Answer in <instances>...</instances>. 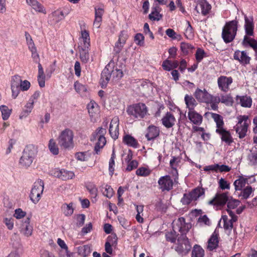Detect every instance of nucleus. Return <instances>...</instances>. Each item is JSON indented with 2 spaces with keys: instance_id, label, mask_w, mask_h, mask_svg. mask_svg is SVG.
I'll use <instances>...</instances> for the list:
<instances>
[{
  "instance_id": "28",
  "label": "nucleus",
  "mask_w": 257,
  "mask_h": 257,
  "mask_svg": "<svg viewBox=\"0 0 257 257\" xmlns=\"http://www.w3.org/2000/svg\"><path fill=\"white\" fill-rule=\"evenodd\" d=\"M236 100L238 101V103L244 107L250 108L252 105L251 98L246 95L243 96L237 95Z\"/></svg>"
},
{
  "instance_id": "29",
  "label": "nucleus",
  "mask_w": 257,
  "mask_h": 257,
  "mask_svg": "<svg viewBox=\"0 0 257 257\" xmlns=\"http://www.w3.org/2000/svg\"><path fill=\"white\" fill-rule=\"evenodd\" d=\"M213 101L216 103L221 102L226 105H231L233 99L230 94L221 95L220 97H214Z\"/></svg>"
},
{
  "instance_id": "57",
  "label": "nucleus",
  "mask_w": 257,
  "mask_h": 257,
  "mask_svg": "<svg viewBox=\"0 0 257 257\" xmlns=\"http://www.w3.org/2000/svg\"><path fill=\"white\" fill-rule=\"evenodd\" d=\"M128 37L127 32L125 30H122L120 32L119 36L118 39L117 40L118 42L121 44H125L126 41Z\"/></svg>"
},
{
  "instance_id": "40",
  "label": "nucleus",
  "mask_w": 257,
  "mask_h": 257,
  "mask_svg": "<svg viewBox=\"0 0 257 257\" xmlns=\"http://www.w3.org/2000/svg\"><path fill=\"white\" fill-rule=\"evenodd\" d=\"M77 252L82 257H86L91 252L90 246L88 245L80 246L77 248Z\"/></svg>"
},
{
  "instance_id": "48",
  "label": "nucleus",
  "mask_w": 257,
  "mask_h": 257,
  "mask_svg": "<svg viewBox=\"0 0 257 257\" xmlns=\"http://www.w3.org/2000/svg\"><path fill=\"white\" fill-rule=\"evenodd\" d=\"M240 202L237 199H235L232 198V196H230L229 199L227 202V206L228 209L227 210H230L231 209H234L236 208L240 204Z\"/></svg>"
},
{
  "instance_id": "23",
  "label": "nucleus",
  "mask_w": 257,
  "mask_h": 257,
  "mask_svg": "<svg viewBox=\"0 0 257 257\" xmlns=\"http://www.w3.org/2000/svg\"><path fill=\"white\" fill-rule=\"evenodd\" d=\"M234 59L238 61L240 63L247 64L249 63L250 57L247 55L246 52L236 50L234 52Z\"/></svg>"
},
{
  "instance_id": "36",
  "label": "nucleus",
  "mask_w": 257,
  "mask_h": 257,
  "mask_svg": "<svg viewBox=\"0 0 257 257\" xmlns=\"http://www.w3.org/2000/svg\"><path fill=\"white\" fill-rule=\"evenodd\" d=\"M184 100L189 111L194 110V108L197 104L194 98L191 95H186Z\"/></svg>"
},
{
  "instance_id": "33",
  "label": "nucleus",
  "mask_w": 257,
  "mask_h": 257,
  "mask_svg": "<svg viewBox=\"0 0 257 257\" xmlns=\"http://www.w3.org/2000/svg\"><path fill=\"white\" fill-rule=\"evenodd\" d=\"M176 226L178 230L182 233L188 231L189 229L188 224L185 222V219L184 217H180L176 222Z\"/></svg>"
},
{
  "instance_id": "35",
  "label": "nucleus",
  "mask_w": 257,
  "mask_h": 257,
  "mask_svg": "<svg viewBox=\"0 0 257 257\" xmlns=\"http://www.w3.org/2000/svg\"><path fill=\"white\" fill-rule=\"evenodd\" d=\"M249 165L251 166L257 165V148L253 147L250 151L247 157Z\"/></svg>"
},
{
  "instance_id": "62",
  "label": "nucleus",
  "mask_w": 257,
  "mask_h": 257,
  "mask_svg": "<svg viewBox=\"0 0 257 257\" xmlns=\"http://www.w3.org/2000/svg\"><path fill=\"white\" fill-rule=\"evenodd\" d=\"M25 36L29 49L35 48V45L30 35L28 32H26Z\"/></svg>"
},
{
  "instance_id": "27",
  "label": "nucleus",
  "mask_w": 257,
  "mask_h": 257,
  "mask_svg": "<svg viewBox=\"0 0 257 257\" xmlns=\"http://www.w3.org/2000/svg\"><path fill=\"white\" fill-rule=\"evenodd\" d=\"M205 115L206 116H211V117L213 119L216 124V130H220L224 128V121L223 120V117L221 115L211 112H206Z\"/></svg>"
},
{
  "instance_id": "18",
  "label": "nucleus",
  "mask_w": 257,
  "mask_h": 257,
  "mask_svg": "<svg viewBox=\"0 0 257 257\" xmlns=\"http://www.w3.org/2000/svg\"><path fill=\"white\" fill-rule=\"evenodd\" d=\"M118 125L119 119L118 117H114L110 123L109 125V134L112 139L116 140L118 136Z\"/></svg>"
},
{
  "instance_id": "50",
  "label": "nucleus",
  "mask_w": 257,
  "mask_h": 257,
  "mask_svg": "<svg viewBox=\"0 0 257 257\" xmlns=\"http://www.w3.org/2000/svg\"><path fill=\"white\" fill-rule=\"evenodd\" d=\"M101 187V191L104 196L109 198H110L111 197H112L114 194V191L110 186L105 185L104 187H103V186H102Z\"/></svg>"
},
{
  "instance_id": "51",
  "label": "nucleus",
  "mask_w": 257,
  "mask_h": 257,
  "mask_svg": "<svg viewBox=\"0 0 257 257\" xmlns=\"http://www.w3.org/2000/svg\"><path fill=\"white\" fill-rule=\"evenodd\" d=\"M48 147L50 150V151L53 155H56L58 154L59 149L55 141L53 139H51L49 141Z\"/></svg>"
},
{
  "instance_id": "47",
  "label": "nucleus",
  "mask_w": 257,
  "mask_h": 257,
  "mask_svg": "<svg viewBox=\"0 0 257 257\" xmlns=\"http://www.w3.org/2000/svg\"><path fill=\"white\" fill-rule=\"evenodd\" d=\"M0 110L2 112L3 119L4 120H7L11 114L12 109H9L7 106L3 105L0 106Z\"/></svg>"
},
{
  "instance_id": "31",
  "label": "nucleus",
  "mask_w": 257,
  "mask_h": 257,
  "mask_svg": "<svg viewBox=\"0 0 257 257\" xmlns=\"http://www.w3.org/2000/svg\"><path fill=\"white\" fill-rule=\"evenodd\" d=\"M34 103L29 100L24 106V107L19 116L20 118L23 119L28 116L32 112L34 108Z\"/></svg>"
},
{
  "instance_id": "44",
  "label": "nucleus",
  "mask_w": 257,
  "mask_h": 257,
  "mask_svg": "<svg viewBox=\"0 0 257 257\" xmlns=\"http://www.w3.org/2000/svg\"><path fill=\"white\" fill-rule=\"evenodd\" d=\"M204 249L199 245L195 244L192 251V257H203Z\"/></svg>"
},
{
  "instance_id": "24",
  "label": "nucleus",
  "mask_w": 257,
  "mask_h": 257,
  "mask_svg": "<svg viewBox=\"0 0 257 257\" xmlns=\"http://www.w3.org/2000/svg\"><path fill=\"white\" fill-rule=\"evenodd\" d=\"M188 117L190 121L194 124L199 125L203 120L202 116L195 110L189 111Z\"/></svg>"
},
{
  "instance_id": "21",
  "label": "nucleus",
  "mask_w": 257,
  "mask_h": 257,
  "mask_svg": "<svg viewBox=\"0 0 257 257\" xmlns=\"http://www.w3.org/2000/svg\"><path fill=\"white\" fill-rule=\"evenodd\" d=\"M216 133L220 136L221 141L227 145H230L233 142V139L230 133L225 128L216 130Z\"/></svg>"
},
{
  "instance_id": "39",
  "label": "nucleus",
  "mask_w": 257,
  "mask_h": 257,
  "mask_svg": "<svg viewBox=\"0 0 257 257\" xmlns=\"http://www.w3.org/2000/svg\"><path fill=\"white\" fill-rule=\"evenodd\" d=\"M242 45L244 46L249 45L255 51L257 50V41L244 36L242 41Z\"/></svg>"
},
{
  "instance_id": "9",
  "label": "nucleus",
  "mask_w": 257,
  "mask_h": 257,
  "mask_svg": "<svg viewBox=\"0 0 257 257\" xmlns=\"http://www.w3.org/2000/svg\"><path fill=\"white\" fill-rule=\"evenodd\" d=\"M194 95L196 99L200 102L209 103V102L213 101L214 96L209 94L205 89L202 90L197 88Z\"/></svg>"
},
{
  "instance_id": "12",
  "label": "nucleus",
  "mask_w": 257,
  "mask_h": 257,
  "mask_svg": "<svg viewBox=\"0 0 257 257\" xmlns=\"http://www.w3.org/2000/svg\"><path fill=\"white\" fill-rule=\"evenodd\" d=\"M178 243L176 247V250L180 253L187 251L190 249L191 245L189 241L185 235H181L177 240Z\"/></svg>"
},
{
  "instance_id": "64",
  "label": "nucleus",
  "mask_w": 257,
  "mask_h": 257,
  "mask_svg": "<svg viewBox=\"0 0 257 257\" xmlns=\"http://www.w3.org/2000/svg\"><path fill=\"white\" fill-rule=\"evenodd\" d=\"M30 86L31 83L29 81L27 80L23 81L22 80H21V82L20 86V90H21L23 91H27L30 88Z\"/></svg>"
},
{
  "instance_id": "55",
  "label": "nucleus",
  "mask_w": 257,
  "mask_h": 257,
  "mask_svg": "<svg viewBox=\"0 0 257 257\" xmlns=\"http://www.w3.org/2000/svg\"><path fill=\"white\" fill-rule=\"evenodd\" d=\"M74 88L78 93L81 95L84 94L87 90L86 86L78 82H75Z\"/></svg>"
},
{
  "instance_id": "59",
  "label": "nucleus",
  "mask_w": 257,
  "mask_h": 257,
  "mask_svg": "<svg viewBox=\"0 0 257 257\" xmlns=\"http://www.w3.org/2000/svg\"><path fill=\"white\" fill-rule=\"evenodd\" d=\"M135 42L136 43L140 46H143L144 44V37L143 34L138 33L135 37Z\"/></svg>"
},
{
  "instance_id": "63",
  "label": "nucleus",
  "mask_w": 257,
  "mask_h": 257,
  "mask_svg": "<svg viewBox=\"0 0 257 257\" xmlns=\"http://www.w3.org/2000/svg\"><path fill=\"white\" fill-rule=\"evenodd\" d=\"M166 34L169 37L173 39H178L181 37L180 35H178L174 30L172 29H168L166 31Z\"/></svg>"
},
{
  "instance_id": "58",
  "label": "nucleus",
  "mask_w": 257,
  "mask_h": 257,
  "mask_svg": "<svg viewBox=\"0 0 257 257\" xmlns=\"http://www.w3.org/2000/svg\"><path fill=\"white\" fill-rule=\"evenodd\" d=\"M193 200H194V199L190 192L189 193L184 194L181 201L184 205H188Z\"/></svg>"
},
{
  "instance_id": "10",
  "label": "nucleus",
  "mask_w": 257,
  "mask_h": 257,
  "mask_svg": "<svg viewBox=\"0 0 257 257\" xmlns=\"http://www.w3.org/2000/svg\"><path fill=\"white\" fill-rule=\"evenodd\" d=\"M230 218L226 215H223L221 217L223 221V227L225 230H231L233 228V223L237 221V217L234 213L230 210H226Z\"/></svg>"
},
{
  "instance_id": "4",
  "label": "nucleus",
  "mask_w": 257,
  "mask_h": 257,
  "mask_svg": "<svg viewBox=\"0 0 257 257\" xmlns=\"http://www.w3.org/2000/svg\"><path fill=\"white\" fill-rule=\"evenodd\" d=\"M237 123L234 128L239 139L244 138L247 134L250 123L249 116L246 115H239L237 116Z\"/></svg>"
},
{
  "instance_id": "32",
  "label": "nucleus",
  "mask_w": 257,
  "mask_h": 257,
  "mask_svg": "<svg viewBox=\"0 0 257 257\" xmlns=\"http://www.w3.org/2000/svg\"><path fill=\"white\" fill-rule=\"evenodd\" d=\"M95 139H97V142L94 147V152L95 154H98L100 149H102L105 146L106 141L105 137H93L91 139V141H93Z\"/></svg>"
},
{
  "instance_id": "34",
  "label": "nucleus",
  "mask_w": 257,
  "mask_h": 257,
  "mask_svg": "<svg viewBox=\"0 0 257 257\" xmlns=\"http://www.w3.org/2000/svg\"><path fill=\"white\" fill-rule=\"evenodd\" d=\"M27 3L36 12L44 14L46 13L45 9L37 0H27Z\"/></svg>"
},
{
  "instance_id": "42",
  "label": "nucleus",
  "mask_w": 257,
  "mask_h": 257,
  "mask_svg": "<svg viewBox=\"0 0 257 257\" xmlns=\"http://www.w3.org/2000/svg\"><path fill=\"white\" fill-rule=\"evenodd\" d=\"M50 17L53 23H57L62 20L64 18V16L62 11L57 10L52 13Z\"/></svg>"
},
{
  "instance_id": "30",
  "label": "nucleus",
  "mask_w": 257,
  "mask_h": 257,
  "mask_svg": "<svg viewBox=\"0 0 257 257\" xmlns=\"http://www.w3.org/2000/svg\"><path fill=\"white\" fill-rule=\"evenodd\" d=\"M247 178H244L243 176H239V178L236 180L233 183L235 190L236 191H241L244 188L245 185L247 184Z\"/></svg>"
},
{
  "instance_id": "14",
  "label": "nucleus",
  "mask_w": 257,
  "mask_h": 257,
  "mask_svg": "<svg viewBox=\"0 0 257 257\" xmlns=\"http://www.w3.org/2000/svg\"><path fill=\"white\" fill-rule=\"evenodd\" d=\"M21 80V77L18 75H14L12 77L11 87L12 90V96L14 99L16 98L20 93V86Z\"/></svg>"
},
{
  "instance_id": "25",
  "label": "nucleus",
  "mask_w": 257,
  "mask_h": 257,
  "mask_svg": "<svg viewBox=\"0 0 257 257\" xmlns=\"http://www.w3.org/2000/svg\"><path fill=\"white\" fill-rule=\"evenodd\" d=\"M218 233L216 231H214L208 239L207 249L210 251L213 250L218 247Z\"/></svg>"
},
{
  "instance_id": "37",
  "label": "nucleus",
  "mask_w": 257,
  "mask_h": 257,
  "mask_svg": "<svg viewBox=\"0 0 257 257\" xmlns=\"http://www.w3.org/2000/svg\"><path fill=\"white\" fill-rule=\"evenodd\" d=\"M61 209L65 216H70L74 212L73 203L72 202L69 204L64 203L61 206Z\"/></svg>"
},
{
  "instance_id": "19",
  "label": "nucleus",
  "mask_w": 257,
  "mask_h": 257,
  "mask_svg": "<svg viewBox=\"0 0 257 257\" xmlns=\"http://www.w3.org/2000/svg\"><path fill=\"white\" fill-rule=\"evenodd\" d=\"M162 123L166 128L173 127L176 121V119L173 113L167 112L162 118Z\"/></svg>"
},
{
  "instance_id": "45",
  "label": "nucleus",
  "mask_w": 257,
  "mask_h": 257,
  "mask_svg": "<svg viewBox=\"0 0 257 257\" xmlns=\"http://www.w3.org/2000/svg\"><path fill=\"white\" fill-rule=\"evenodd\" d=\"M180 48L182 53L185 55L192 53L194 49V47L191 44L185 42H182L181 43Z\"/></svg>"
},
{
  "instance_id": "20",
  "label": "nucleus",
  "mask_w": 257,
  "mask_h": 257,
  "mask_svg": "<svg viewBox=\"0 0 257 257\" xmlns=\"http://www.w3.org/2000/svg\"><path fill=\"white\" fill-rule=\"evenodd\" d=\"M244 21V29L246 34L245 36H247V37L253 36L254 23L253 18L252 17H247L245 15Z\"/></svg>"
},
{
  "instance_id": "6",
  "label": "nucleus",
  "mask_w": 257,
  "mask_h": 257,
  "mask_svg": "<svg viewBox=\"0 0 257 257\" xmlns=\"http://www.w3.org/2000/svg\"><path fill=\"white\" fill-rule=\"evenodd\" d=\"M127 112L134 118L141 119L147 114L148 109L144 103H139L128 106Z\"/></svg>"
},
{
  "instance_id": "61",
  "label": "nucleus",
  "mask_w": 257,
  "mask_h": 257,
  "mask_svg": "<svg viewBox=\"0 0 257 257\" xmlns=\"http://www.w3.org/2000/svg\"><path fill=\"white\" fill-rule=\"evenodd\" d=\"M30 51L32 53V57L33 59V61L36 63H37L38 64L40 63V57L39 55L38 54L37 52L36 48H34L33 49H29Z\"/></svg>"
},
{
  "instance_id": "46",
  "label": "nucleus",
  "mask_w": 257,
  "mask_h": 257,
  "mask_svg": "<svg viewBox=\"0 0 257 257\" xmlns=\"http://www.w3.org/2000/svg\"><path fill=\"white\" fill-rule=\"evenodd\" d=\"M87 108L91 116H93L98 111V105L94 101H90L87 104Z\"/></svg>"
},
{
  "instance_id": "38",
  "label": "nucleus",
  "mask_w": 257,
  "mask_h": 257,
  "mask_svg": "<svg viewBox=\"0 0 257 257\" xmlns=\"http://www.w3.org/2000/svg\"><path fill=\"white\" fill-rule=\"evenodd\" d=\"M123 141L124 144L134 148L138 147L137 141L132 136L127 135L124 136Z\"/></svg>"
},
{
  "instance_id": "16",
  "label": "nucleus",
  "mask_w": 257,
  "mask_h": 257,
  "mask_svg": "<svg viewBox=\"0 0 257 257\" xmlns=\"http://www.w3.org/2000/svg\"><path fill=\"white\" fill-rule=\"evenodd\" d=\"M30 219L31 217L28 216L23 221L20 229V232L27 237L31 236L33 231V227L30 224Z\"/></svg>"
},
{
  "instance_id": "41",
  "label": "nucleus",
  "mask_w": 257,
  "mask_h": 257,
  "mask_svg": "<svg viewBox=\"0 0 257 257\" xmlns=\"http://www.w3.org/2000/svg\"><path fill=\"white\" fill-rule=\"evenodd\" d=\"M190 193L194 200H197L199 197L204 196L205 194V190L202 187H197L194 189Z\"/></svg>"
},
{
  "instance_id": "54",
  "label": "nucleus",
  "mask_w": 257,
  "mask_h": 257,
  "mask_svg": "<svg viewBox=\"0 0 257 257\" xmlns=\"http://www.w3.org/2000/svg\"><path fill=\"white\" fill-rule=\"evenodd\" d=\"M252 192V189L251 186H247L242 190L241 193L239 195L243 199L248 198Z\"/></svg>"
},
{
  "instance_id": "3",
  "label": "nucleus",
  "mask_w": 257,
  "mask_h": 257,
  "mask_svg": "<svg viewBox=\"0 0 257 257\" xmlns=\"http://www.w3.org/2000/svg\"><path fill=\"white\" fill-rule=\"evenodd\" d=\"M238 22L233 20L226 23L222 29L221 37L226 43L231 42L235 38L237 30Z\"/></svg>"
},
{
  "instance_id": "11",
  "label": "nucleus",
  "mask_w": 257,
  "mask_h": 257,
  "mask_svg": "<svg viewBox=\"0 0 257 257\" xmlns=\"http://www.w3.org/2000/svg\"><path fill=\"white\" fill-rule=\"evenodd\" d=\"M159 188L162 191H169L173 188V181L171 177L166 175L161 177L158 180Z\"/></svg>"
},
{
  "instance_id": "26",
  "label": "nucleus",
  "mask_w": 257,
  "mask_h": 257,
  "mask_svg": "<svg viewBox=\"0 0 257 257\" xmlns=\"http://www.w3.org/2000/svg\"><path fill=\"white\" fill-rule=\"evenodd\" d=\"M160 134L159 128L153 125H150L147 128V133L145 136L148 141L153 140L158 137Z\"/></svg>"
},
{
  "instance_id": "56",
  "label": "nucleus",
  "mask_w": 257,
  "mask_h": 257,
  "mask_svg": "<svg viewBox=\"0 0 257 257\" xmlns=\"http://www.w3.org/2000/svg\"><path fill=\"white\" fill-rule=\"evenodd\" d=\"M165 236L168 241L174 243L176 240L177 235L176 232L173 230V231L167 232Z\"/></svg>"
},
{
  "instance_id": "22",
  "label": "nucleus",
  "mask_w": 257,
  "mask_h": 257,
  "mask_svg": "<svg viewBox=\"0 0 257 257\" xmlns=\"http://www.w3.org/2000/svg\"><path fill=\"white\" fill-rule=\"evenodd\" d=\"M79 47L89 48L90 44V37L88 31L81 28V36L79 38Z\"/></svg>"
},
{
  "instance_id": "8",
  "label": "nucleus",
  "mask_w": 257,
  "mask_h": 257,
  "mask_svg": "<svg viewBox=\"0 0 257 257\" xmlns=\"http://www.w3.org/2000/svg\"><path fill=\"white\" fill-rule=\"evenodd\" d=\"M229 197L228 192L218 191L213 198L208 202V204L213 205L217 208L222 207L227 203Z\"/></svg>"
},
{
  "instance_id": "1",
  "label": "nucleus",
  "mask_w": 257,
  "mask_h": 257,
  "mask_svg": "<svg viewBox=\"0 0 257 257\" xmlns=\"http://www.w3.org/2000/svg\"><path fill=\"white\" fill-rule=\"evenodd\" d=\"M114 67V62H110L105 67L101 73V79L105 83H107L110 78L114 81L119 80L123 76V72L122 69L118 68L117 66L111 70V68Z\"/></svg>"
},
{
  "instance_id": "5",
  "label": "nucleus",
  "mask_w": 257,
  "mask_h": 257,
  "mask_svg": "<svg viewBox=\"0 0 257 257\" xmlns=\"http://www.w3.org/2000/svg\"><path fill=\"white\" fill-rule=\"evenodd\" d=\"M58 140L61 147L68 149L73 147V133L69 129H65L62 131Z\"/></svg>"
},
{
  "instance_id": "53",
  "label": "nucleus",
  "mask_w": 257,
  "mask_h": 257,
  "mask_svg": "<svg viewBox=\"0 0 257 257\" xmlns=\"http://www.w3.org/2000/svg\"><path fill=\"white\" fill-rule=\"evenodd\" d=\"M219 188L222 190H229L230 188V183L224 178H220L218 181Z\"/></svg>"
},
{
  "instance_id": "2",
  "label": "nucleus",
  "mask_w": 257,
  "mask_h": 257,
  "mask_svg": "<svg viewBox=\"0 0 257 257\" xmlns=\"http://www.w3.org/2000/svg\"><path fill=\"white\" fill-rule=\"evenodd\" d=\"M37 154V149L34 146H27L24 150L22 155L19 160V165L23 168H28L33 163Z\"/></svg>"
},
{
  "instance_id": "17",
  "label": "nucleus",
  "mask_w": 257,
  "mask_h": 257,
  "mask_svg": "<svg viewBox=\"0 0 257 257\" xmlns=\"http://www.w3.org/2000/svg\"><path fill=\"white\" fill-rule=\"evenodd\" d=\"M53 175L62 180H67L72 179L75 175L74 173L70 171L65 169H55L53 172Z\"/></svg>"
},
{
  "instance_id": "49",
  "label": "nucleus",
  "mask_w": 257,
  "mask_h": 257,
  "mask_svg": "<svg viewBox=\"0 0 257 257\" xmlns=\"http://www.w3.org/2000/svg\"><path fill=\"white\" fill-rule=\"evenodd\" d=\"M149 19L152 21H159L162 18V15H161L158 11L156 8L152 9V11L149 15Z\"/></svg>"
},
{
  "instance_id": "15",
  "label": "nucleus",
  "mask_w": 257,
  "mask_h": 257,
  "mask_svg": "<svg viewBox=\"0 0 257 257\" xmlns=\"http://www.w3.org/2000/svg\"><path fill=\"white\" fill-rule=\"evenodd\" d=\"M211 9V6L205 0H199L198 1L195 8L197 14H201L205 16L207 15Z\"/></svg>"
},
{
  "instance_id": "7",
  "label": "nucleus",
  "mask_w": 257,
  "mask_h": 257,
  "mask_svg": "<svg viewBox=\"0 0 257 257\" xmlns=\"http://www.w3.org/2000/svg\"><path fill=\"white\" fill-rule=\"evenodd\" d=\"M44 190V183L42 180L36 181L33 186L30 194L31 200L35 204L40 200Z\"/></svg>"
},
{
  "instance_id": "13",
  "label": "nucleus",
  "mask_w": 257,
  "mask_h": 257,
  "mask_svg": "<svg viewBox=\"0 0 257 257\" xmlns=\"http://www.w3.org/2000/svg\"><path fill=\"white\" fill-rule=\"evenodd\" d=\"M232 82L233 79L231 77L220 76L217 79L218 88L224 92H227L229 90V86Z\"/></svg>"
},
{
  "instance_id": "43",
  "label": "nucleus",
  "mask_w": 257,
  "mask_h": 257,
  "mask_svg": "<svg viewBox=\"0 0 257 257\" xmlns=\"http://www.w3.org/2000/svg\"><path fill=\"white\" fill-rule=\"evenodd\" d=\"M89 48L79 47L80 58L84 63H87L89 59Z\"/></svg>"
},
{
  "instance_id": "52",
  "label": "nucleus",
  "mask_w": 257,
  "mask_h": 257,
  "mask_svg": "<svg viewBox=\"0 0 257 257\" xmlns=\"http://www.w3.org/2000/svg\"><path fill=\"white\" fill-rule=\"evenodd\" d=\"M87 190L90 193L91 197L95 199L97 196L98 190L96 186L92 183L88 184L86 186Z\"/></svg>"
},
{
  "instance_id": "60",
  "label": "nucleus",
  "mask_w": 257,
  "mask_h": 257,
  "mask_svg": "<svg viewBox=\"0 0 257 257\" xmlns=\"http://www.w3.org/2000/svg\"><path fill=\"white\" fill-rule=\"evenodd\" d=\"M150 174V171L146 168H140L136 171V174L140 176H147Z\"/></svg>"
}]
</instances>
